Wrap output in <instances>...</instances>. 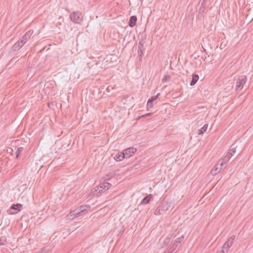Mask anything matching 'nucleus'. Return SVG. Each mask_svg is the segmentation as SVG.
Segmentation results:
<instances>
[{
    "label": "nucleus",
    "instance_id": "obj_21",
    "mask_svg": "<svg viewBox=\"0 0 253 253\" xmlns=\"http://www.w3.org/2000/svg\"><path fill=\"white\" fill-rule=\"evenodd\" d=\"M6 243V237L5 236H1L0 237V246L5 245Z\"/></svg>",
    "mask_w": 253,
    "mask_h": 253
},
{
    "label": "nucleus",
    "instance_id": "obj_13",
    "mask_svg": "<svg viewBox=\"0 0 253 253\" xmlns=\"http://www.w3.org/2000/svg\"><path fill=\"white\" fill-rule=\"evenodd\" d=\"M24 45V43L20 42V41L19 40L18 42H17L12 46V49L13 50H17L19 49L21 47Z\"/></svg>",
    "mask_w": 253,
    "mask_h": 253
},
{
    "label": "nucleus",
    "instance_id": "obj_25",
    "mask_svg": "<svg viewBox=\"0 0 253 253\" xmlns=\"http://www.w3.org/2000/svg\"><path fill=\"white\" fill-rule=\"evenodd\" d=\"M171 79V76L169 75H165L164 78L162 79V82L165 83L167 81H169Z\"/></svg>",
    "mask_w": 253,
    "mask_h": 253
},
{
    "label": "nucleus",
    "instance_id": "obj_5",
    "mask_svg": "<svg viewBox=\"0 0 253 253\" xmlns=\"http://www.w3.org/2000/svg\"><path fill=\"white\" fill-rule=\"evenodd\" d=\"M237 147V146L235 143L232 144V145L230 147V149L229 150V152H228V153L227 154V155H226V156L224 158L225 161H228L230 160V159L231 158V157L232 156H233V155L236 152V149Z\"/></svg>",
    "mask_w": 253,
    "mask_h": 253
},
{
    "label": "nucleus",
    "instance_id": "obj_30",
    "mask_svg": "<svg viewBox=\"0 0 253 253\" xmlns=\"http://www.w3.org/2000/svg\"><path fill=\"white\" fill-rule=\"evenodd\" d=\"M151 115V113H147V114L144 115L142 117H147L150 116Z\"/></svg>",
    "mask_w": 253,
    "mask_h": 253
},
{
    "label": "nucleus",
    "instance_id": "obj_2",
    "mask_svg": "<svg viewBox=\"0 0 253 253\" xmlns=\"http://www.w3.org/2000/svg\"><path fill=\"white\" fill-rule=\"evenodd\" d=\"M111 186V184L107 182L101 183L99 186H96L94 188V192H98V193L104 192L108 190Z\"/></svg>",
    "mask_w": 253,
    "mask_h": 253
},
{
    "label": "nucleus",
    "instance_id": "obj_26",
    "mask_svg": "<svg viewBox=\"0 0 253 253\" xmlns=\"http://www.w3.org/2000/svg\"><path fill=\"white\" fill-rule=\"evenodd\" d=\"M170 239V238H169V237H167L163 241L164 246L168 245L169 244V242Z\"/></svg>",
    "mask_w": 253,
    "mask_h": 253
},
{
    "label": "nucleus",
    "instance_id": "obj_18",
    "mask_svg": "<svg viewBox=\"0 0 253 253\" xmlns=\"http://www.w3.org/2000/svg\"><path fill=\"white\" fill-rule=\"evenodd\" d=\"M223 165V164L222 163L220 164V168H218V166L217 165H215L214 169H213L211 171L212 174L213 175H215V174H217L218 173H219V171H220L221 169H222L221 166H222Z\"/></svg>",
    "mask_w": 253,
    "mask_h": 253
},
{
    "label": "nucleus",
    "instance_id": "obj_37",
    "mask_svg": "<svg viewBox=\"0 0 253 253\" xmlns=\"http://www.w3.org/2000/svg\"><path fill=\"white\" fill-rule=\"evenodd\" d=\"M164 253H167L166 251H165Z\"/></svg>",
    "mask_w": 253,
    "mask_h": 253
},
{
    "label": "nucleus",
    "instance_id": "obj_11",
    "mask_svg": "<svg viewBox=\"0 0 253 253\" xmlns=\"http://www.w3.org/2000/svg\"><path fill=\"white\" fill-rule=\"evenodd\" d=\"M80 214H82L81 213L78 208L74 210V211H71L70 212V216H73V219L79 217L80 215Z\"/></svg>",
    "mask_w": 253,
    "mask_h": 253
},
{
    "label": "nucleus",
    "instance_id": "obj_8",
    "mask_svg": "<svg viewBox=\"0 0 253 253\" xmlns=\"http://www.w3.org/2000/svg\"><path fill=\"white\" fill-rule=\"evenodd\" d=\"M136 152V149L134 147H129L123 151L126 158H129L132 155L134 154Z\"/></svg>",
    "mask_w": 253,
    "mask_h": 253
},
{
    "label": "nucleus",
    "instance_id": "obj_35",
    "mask_svg": "<svg viewBox=\"0 0 253 253\" xmlns=\"http://www.w3.org/2000/svg\"><path fill=\"white\" fill-rule=\"evenodd\" d=\"M231 84H232V87H233L234 84H233V83H231Z\"/></svg>",
    "mask_w": 253,
    "mask_h": 253
},
{
    "label": "nucleus",
    "instance_id": "obj_12",
    "mask_svg": "<svg viewBox=\"0 0 253 253\" xmlns=\"http://www.w3.org/2000/svg\"><path fill=\"white\" fill-rule=\"evenodd\" d=\"M152 198V195L151 194H149L146 197H145L141 201L140 204H148L151 199Z\"/></svg>",
    "mask_w": 253,
    "mask_h": 253
},
{
    "label": "nucleus",
    "instance_id": "obj_10",
    "mask_svg": "<svg viewBox=\"0 0 253 253\" xmlns=\"http://www.w3.org/2000/svg\"><path fill=\"white\" fill-rule=\"evenodd\" d=\"M137 20V18L136 16H131L129 18V20L128 21V26L131 28L133 27L136 25Z\"/></svg>",
    "mask_w": 253,
    "mask_h": 253
},
{
    "label": "nucleus",
    "instance_id": "obj_4",
    "mask_svg": "<svg viewBox=\"0 0 253 253\" xmlns=\"http://www.w3.org/2000/svg\"><path fill=\"white\" fill-rule=\"evenodd\" d=\"M168 210V206L167 204L163 203L158 206L154 211L155 215H160L165 213Z\"/></svg>",
    "mask_w": 253,
    "mask_h": 253
},
{
    "label": "nucleus",
    "instance_id": "obj_33",
    "mask_svg": "<svg viewBox=\"0 0 253 253\" xmlns=\"http://www.w3.org/2000/svg\"><path fill=\"white\" fill-rule=\"evenodd\" d=\"M217 253H224V250H221V251H217Z\"/></svg>",
    "mask_w": 253,
    "mask_h": 253
},
{
    "label": "nucleus",
    "instance_id": "obj_16",
    "mask_svg": "<svg viewBox=\"0 0 253 253\" xmlns=\"http://www.w3.org/2000/svg\"><path fill=\"white\" fill-rule=\"evenodd\" d=\"M199 76L196 74H194L192 75V81L190 83V85L191 86H193L197 83V82L199 80Z\"/></svg>",
    "mask_w": 253,
    "mask_h": 253
},
{
    "label": "nucleus",
    "instance_id": "obj_22",
    "mask_svg": "<svg viewBox=\"0 0 253 253\" xmlns=\"http://www.w3.org/2000/svg\"><path fill=\"white\" fill-rule=\"evenodd\" d=\"M24 150V148L22 147H19L17 149V151L16 152V158H18L21 152L23 151Z\"/></svg>",
    "mask_w": 253,
    "mask_h": 253
},
{
    "label": "nucleus",
    "instance_id": "obj_23",
    "mask_svg": "<svg viewBox=\"0 0 253 253\" xmlns=\"http://www.w3.org/2000/svg\"><path fill=\"white\" fill-rule=\"evenodd\" d=\"M160 95V93H158L156 95L151 96L148 99V100L150 102V101L153 102L154 101H155L156 99H158V98L159 97Z\"/></svg>",
    "mask_w": 253,
    "mask_h": 253
},
{
    "label": "nucleus",
    "instance_id": "obj_17",
    "mask_svg": "<svg viewBox=\"0 0 253 253\" xmlns=\"http://www.w3.org/2000/svg\"><path fill=\"white\" fill-rule=\"evenodd\" d=\"M78 209L82 214L84 211L88 210L90 209V206L88 205H82L79 207Z\"/></svg>",
    "mask_w": 253,
    "mask_h": 253
},
{
    "label": "nucleus",
    "instance_id": "obj_36",
    "mask_svg": "<svg viewBox=\"0 0 253 253\" xmlns=\"http://www.w3.org/2000/svg\"><path fill=\"white\" fill-rule=\"evenodd\" d=\"M204 50H205V53H206V54H207V52H206V50H205V49H204Z\"/></svg>",
    "mask_w": 253,
    "mask_h": 253
},
{
    "label": "nucleus",
    "instance_id": "obj_7",
    "mask_svg": "<svg viewBox=\"0 0 253 253\" xmlns=\"http://www.w3.org/2000/svg\"><path fill=\"white\" fill-rule=\"evenodd\" d=\"M33 33L34 31L33 30H30L27 31L25 34V35L19 39L20 42L21 43L22 42L23 43H24V44H25L28 41V40H29L31 38V36L33 35Z\"/></svg>",
    "mask_w": 253,
    "mask_h": 253
},
{
    "label": "nucleus",
    "instance_id": "obj_27",
    "mask_svg": "<svg viewBox=\"0 0 253 253\" xmlns=\"http://www.w3.org/2000/svg\"><path fill=\"white\" fill-rule=\"evenodd\" d=\"M153 102L151 101H150V102L148 100V102L147 103V110H149V108H152L153 107Z\"/></svg>",
    "mask_w": 253,
    "mask_h": 253
},
{
    "label": "nucleus",
    "instance_id": "obj_6",
    "mask_svg": "<svg viewBox=\"0 0 253 253\" xmlns=\"http://www.w3.org/2000/svg\"><path fill=\"white\" fill-rule=\"evenodd\" d=\"M22 205L21 204H13L10 207L9 214H14L21 211Z\"/></svg>",
    "mask_w": 253,
    "mask_h": 253
},
{
    "label": "nucleus",
    "instance_id": "obj_9",
    "mask_svg": "<svg viewBox=\"0 0 253 253\" xmlns=\"http://www.w3.org/2000/svg\"><path fill=\"white\" fill-rule=\"evenodd\" d=\"M235 239V236L232 235L227 240V241L224 243L223 246V249H226V252L228 251V249L231 247L233 244V241Z\"/></svg>",
    "mask_w": 253,
    "mask_h": 253
},
{
    "label": "nucleus",
    "instance_id": "obj_14",
    "mask_svg": "<svg viewBox=\"0 0 253 253\" xmlns=\"http://www.w3.org/2000/svg\"><path fill=\"white\" fill-rule=\"evenodd\" d=\"M144 54V48L143 46L138 45V54L139 57V60L142 59V56Z\"/></svg>",
    "mask_w": 253,
    "mask_h": 253
},
{
    "label": "nucleus",
    "instance_id": "obj_31",
    "mask_svg": "<svg viewBox=\"0 0 253 253\" xmlns=\"http://www.w3.org/2000/svg\"><path fill=\"white\" fill-rule=\"evenodd\" d=\"M204 5H205V1H203V2L201 4L200 9H201L202 7L203 8L204 7Z\"/></svg>",
    "mask_w": 253,
    "mask_h": 253
},
{
    "label": "nucleus",
    "instance_id": "obj_20",
    "mask_svg": "<svg viewBox=\"0 0 253 253\" xmlns=\"http://www.w3.org/2000/svg\"><path fill=\"white\" fill-rule=\"evenodd\" d=\"M176 247L177 245H175V243H173L171 246L166 251L169 253H172L176 250Z\"/></svg>",
    "mask_w": 253,
    "mask_h": 253
},
{
    "label": "nucleus",
    "instance_id": "obj_28",
    "mask_svg": "<svg viewBox=\"0 0 253 253\" xmlns=\"http://www.w3.org/2000/svg\"><path fill=\"white\" fill-rule=\"evenodd\" d=\"M146 41H145V38H142L139 43H138V45H142L143 46L144 44L145 43Z\"/></svg>",
    "mask_w": 253,
    "mask_h": 253
},
{
    "label": "nucleus",
    "instance_id": "obj_38",
    "mask_svg": "<svg viewBox=\"0 0 253 253\" xmlns=\"http://www.w3.org/2000/svg\"><path fill=\"white\" fill-rule=\"evenodd\" d=\"M208 57H209V58H211V57H210V55H208Z\"/></svg>",
    "mask_w": 253,
    "mask_h": 253
},
{
    "label": "nucleus",
    "instance_id": "obj_34",
    "mask_svg": "<svg viewBox=\"0 0 253 253\" xmlns=\"http://www.w3.org/2000/svg\"><path fill=\"white\" fill-rule=\"evenodd\" d=\"M212 60H213V59H212V58L211 57V58L210 59V62H211V61H212Z\"/></svg>",
    "mask_w": 253,
    "mask_h": 253
},
{
    "label": "nucleus",
    "instance_id": "obj_32",
    "mask_svg": "<svg viewBox=\"0 0 253 253\" xmlns=\"http://www.w3.org/2000/svg\"><path fill=\"white\" fill-rule=\"evenodd\" d=\"M225 44H223V43H222L220 44V48L221 49H222L223 48H224L225 47Z\"/></svg>",
    "mask_w": 253,
    "mask_h": 253
},
{
    "label": "nucleus",
    "instance_id": "obj_1",
    "mask_svg": "<svg viewBox=\"0 0 253 253\" xmlns=\"http://www.w3.org/2000/svg\"><path fill=\"white\" fill-rule=\"evenodd\" d=\"M235 90H241L243 89L244 84L247 81V78L246 75H242L238 76L235 79Z\"/></svg>",
    "mask_w": 253,
    "mask_h": 253
},
{
    "label": "nucleus",
    "instance_id": "obj_24",
    "mask_svg": "<svg viewBox=\"0 0 253 253\" xmlns=\"http://www.w3.org/2000/svg\"><path fill=\"white\" fill-rule=\"evenodd\" d=\"M184 238V235H182L180 237L176 239L174 243H175V245H176L177 243L180 244L183 240Z\"/></svg>",
    "mask_w": 253,
    "mask_h": 253
},
{
    "label": "nucleus",
    "instance_id": "obj_29",
    "mask_svg": "<svg viewBox=\"0 0 253 253\" xmlns=\"http://www.w3.org/2000/svg\"><path fill=\"white\" fill-rule=\"evenodd\" d=\"M36 253H45V249L42 248L39 251L36 252Z\"/></svg>",
    "mask_w": 253,
    "mask_h": 253
},
{
    "label": "nucleus",
    "instance_id": "obj_19",
    "mask_svg": "<svg viewBox=\"0 0 253 253\" xmlns=\"http://www.w3.org/2000/svg\"><path fill=\"white\" fill-rule=\"evenodd\" d=\"M208 124H205L202 127H201L198 131V134L199 135H201V134H203L204 132H205L206 131V130H207V128H208Z\"/></svg>",
    "mask_w": 253,
    "mask_h": 253
},
{
    "label": "nucleus",
    "instance_id": "obj_39",
    "mask_svg": "<svg viewBox=\"0 0 253 253\" xmlns=\"http://www.w3.org/2000/svg\"><path fill=\"white\" fill-rule=\"evenodd\" d=\"M208 57H209V58H211V57H210V55H208Z\"/></svg>",
    "mask_w": 253,
    "mask_h": 253
},
{
    "label": "nucleus",
    "instance_id": "obj_15",
    "mask_svg": "<svg viewBox=\"0 0 253 253\" xmlns=\"http://www.w3.org/2000/svg\"><path fill=\"white\" fill-rule=\"evenodd\" d=\"M126 157L125 156V154H124L123 152L121 153H118L117 154L115 157L114 159L117 162H120L122 160H123L124 158H125Z\"/></svg>",
    "mask_w": 253,
    "mask_h": 253
},
{
    "label": "nucleus",
    "instance_id": "obj_3",
    "mask_svg": "<svg viewBox=\"0 0 253 253\" xmlns=\"http://www.w3.org/2000/svg\"><path fill=\"white\" fill-rule=\"evenodd\" d=\"M69 16L70 20L76 23L80 24L82 21V14L79 11L71 13Z\"/></svg>",
    "mask_w": 253,
    "mask_h": 253
}]
</instances>
